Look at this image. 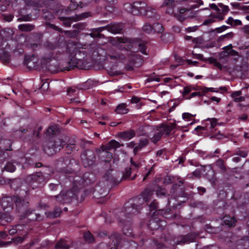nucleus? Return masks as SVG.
Here are the masks:
<instances>
[{
    "label": "nucleus",
    "instance_id": "f257e3e1",
    "mask_svg": "<svg viewBox=\"0 0 249 249\" xmlns=\"http://www.w3.org/2000/svg\"><path fill=\"white\" fill-rule=\"evenodd\" d=\"M45 53L42 59L47 62L52 60H58L65 54H69L68 66L64 67L63 71H70L81 66L82 60L86 57L88 52L85 47L79 44L68 45L64 38L60 36L47 40L44 43Z\"/></svg>",
    "mask_w": 249,
    "mask_h": 249
},
{
    "label": "nucleus",
    "instance_id": "f03ea898",
    "mask_svg": "<svg viewBox=\"0 0 249 249\" xmlns=\"http://www.w3.org/2000/svg\"><path fill=\"white\" fill-rule=\"evenodd\" d=\"M128 39L125 38L119 37L118 41L121 43H124L123 45L120 46V49L122 50H124L125 55L128 56L129 63L125 65V68L127 71H133L134 69V66H137V57L135 53L134 50H133V47L132 44H126L128 42Z\"/></svg>",
    "mask_w": 249,
    "mask_h": 249
},
{
    "label": "nucleus",
    "instance_id": "7ed1b4c3",
    "mask_svg": "<svg viewBox=\"0 0 249 249\" xmlns=\"http://www.w3.org/2000/svg\"><path fill=\"white\" fill-rule=\"evenodd\" d=\"M73 181V187L72 190L62 191L60 193L55 196L57 201L62 203H70L73 199L76 198L78 191L81 188V178H77Z\"/></svg>",
    "mask_w": 249,
    "mask_h": 249
},
{
    "label": "nucleus",
    "instance_id": "20e7f679",
    "mask_svg": "<svg viewBox=\"0 0 249 249\" xmlns=\"http://www.w3.org/2000/svg\"><path fill=\"white\" fill-rule=\"evenodd\" d=\"M105 29H107L109 32L115 34L120 33L122 30V28L120 24L114 23L107 25L105 27L93 28L90 30L91 32L90 33H87L86 36H89L93 38H102L104 35L101 33Z\"/></svg>",
    "mask_w": 249,
    "mask_h": 249
},
{
    "label": "nucleus",
    "instance_id": "39448f33",
    "mask_svg": "<svg viewBox=\"0 0 249 249\" xmlns=\"http://www.w3.org/2000/svg\"><path fill=\"white\" fill-rule=\"evenodd\" d=\"M143 203V200L141 198H136L133 202L129 201L124 204V213L127 217L139 213L141 209V205Z\"/></svg>",
    "mask_w": 249,
    "mask_h": 249
},
{
    "label": "nucleus",
    "instance_id": "423d86ee",
    "mask_svg": "<svg viewBox=\"0 0 249 249\" xmlns=\"http://www.w3.org/2000/svg\"><path fill=\"white\" fill-rule=\"evenodd\" d=\"M176 124H172L170 125L161 124L156 126L157 132L155 133L153 137L151 138L152 142L156 143L159 142L164 134L167 136L170 134L171 131L175 128Z\"/></svg>",
    "mask_w": 249,
    "mask_h": 249
},
{
    "label": "nucleus",
    "instance_id": "0eeeda50",
    "mask_svg": "<svg viewBox=\"0 0 249 249\" xmlns=\"http://www.w3.org/2000/svg\"><path fill=\"white\" fill-rule=\"evenodd\" d=\"M81 159L85 167L93 165L96 160L95 152L89 149L84 151L81 154Z\"/></svg>",
    "mask_w": 249,
    "mask_h": 249
},
{
    "label": "nucleus",
    "instance_id": "6e6552de",
    "mask_svg": "<svg viewBox=\"0 0 249 249\" xmlns=\"http://www.w3.org/2000/svg\"><path fill=\"white\" fill-rule=\"evenodd\" d=\"M128 5V8L130 9L129 12L135 16L141 15L143 11L147 7V4L144 1H136L133 3L126 4Z\"/></svg>",
    "mask_w": 249,
    "mask_h": 249
},
{
    "label": "nucleus",
    "instance_id": "1a4fd4ad",
    "mask_svg": "<svg viewBox=\"0 0 249 249\" xmlns=\"http://www.w3.org/2000/svg\"><path fill=\"white\" fill-rule=\"evenodd\" d=\"M61 139H58L54 142L50 141L44 146V152L48 155H52L61 148Z\"/></svg>",
    "mask_w": 249,
    "mask_h": 249
},
{
    "label": "nucleus",
    "instance_id": "9d476101",
    "mask_svg": "<svg viewBox=\"0 0 249 249\" xmlns=\"http://www.w3.org/2000/svg\"><path fill=\"white\" fill-rule=\"evenodd\" d=\"M118 175V173L117 171L111 169L106 172L103 178L109 183L118 184L120 182Z\"/></svg>",
    "mask_w": 249,
    "mask_h": 249
},
{
    "label": "nucleus",
    "instance_id": "9b49d317",
    "mask_svg": "<svg viewBox=\"0 0 249 249\" xmlns=\"http://www.w3.org/2000/svg\"><path fill=\"white\" fill-rule=\"evenodd\" d=\"M83 0H71V3L67 8H62L61 13L69 15L70 12L75 10L77 7H83Z\"/></svg>",
    "mask_w": 249,
    "mask_h": 249
},
{
    "label": "nucleus",
    "instance_id": "f8f14e48",
    "mask_svg": "<svg viewBox=\"0 0 249 249\" xmlns=\"http://www.w3.org/2000/svg\"><path fill=\"white\" fill-rule=\"evenodd\" d=\"M22 133L20 135V137L25 141H30L33 137L35 135L36 130L32 129L31 127L28 128H20L18 130Z\"/></svg>",
    "mask_w": 249,
    "mask_h": 249
},
{
    "label": "nucleus",
    "instance_id": "ddd939ff",
    "mask_svg": "<svg viewBox=\"0 0 249 249\" xmlns=\"http://www.w3.org/2000/svg\"><path fill=\"white\" fill-rule=\"evenodd\" d=\"M196 235L193 233H189L185 235H180L178 237L175 241L177 245L189 244L194 241Z\"/></svg>",
    "mask_w": 249,
    "mask_h": 249
},
{
    "label": "nucleus",
    "instance_id": "4468645a",
    "mask_svg": "<svg viewBox=\"0 0 249 249\" xmlns=\"http://www.w3.org/2000/svg\"><path fill=\"white\" fill-rule=\"evenodd\" d=\"M15 200H16V196H5L3 197L1 200H0V202L1 203V206L4 209L8 208H10L12 209V207L13 205V203L15 202ZM2 214L0 213V218H4Z\"/></svg>",
    "mask_w": 249,
    "mask_h": 249
},
{
    "label": "nucleus",
    "instance_id": "2eb2a0df",
    "mask_svg": "<svg viewBox=\"0 0 249 249\" xmlns=\"http://www.w3.org/2000/svg\"><path fill=\"white\" fill-rule=\"evenodd\" d=\"M40 36L37 34L33 35L30 36V39L36 38V39L34 41L28 40L26 42V46L30 49L35 50L40 45Z\"/></svg>",
    "mask_w": 249,
    "mask_h": 249
},
{
    "label": "nucleus",
    "instance_id": "dca6fc26",
    "mask_svg": "<svg viewBox=\"0 0 249 249\" xmlns=\"http://www.w3.org/2000/svg\"><path fill=\"white\" fill-rule=\"evenodd\" d=\"M202 170L203 171V172L206 171V173L204 174L206 178H207L211 182L214 181L215 173L211 165L203 166Z\"/></svg>",
    "mask_w": 249,
    "mask_h": 249
},
{
    "label": "nucleus",
    "instance_id": "f3484780",
    "mask_svg": "<svg viewBox=\"0 0 249 249\" xmlns=\"http://www.w3.org/2000/svg\"><path fill=\"white\" fill-rule=\"evenodd\" d=\"M27 179L30 182H37L38 183H42L44 180V177L41 172H36L28 176Z\"/></svg>",
    "mask_w": 249,
    "mask_h": 249
},
{
    "label": "nucleus",
    "instance_id": "a211bd4d",
    "mask_svg": "<svg viewBox=\"0 0 249 249\" xmlns=\"http://www.w3.org/2000/svg\"><path fill=\"white\" fill-rule=\"evenodd\" d=\"M14 203H15L19 213H21L27 209L29 204L28 201H26L24 199L18 198L17 196H16V200H15Z\"/></svg>",
    "mask_w": 249,
    "mask_h": 249
},
{
    "label": "nucleus",
    "instance_id": "6ab92c4d",
    "mask_svg": "<svg viewBox=\"0 0 249 249\" xmlns=\"http://www.w3.org/2000/svg\"><path fill=\"white\" fill-rule=\"evenodd\" d=\"M132 173V170L130 167H126L125 171L122 173V178L120 179V181L122 180H133L137 177V175L135 174L132 177L130 178V175Z\"/></svg>",
    "mask_w": 249,
    "mask_h": 249
},
{
    "label": "nucleus",
    "instance_id": "aec40b11",
    "mask_svg": "<svg viewBox=\"0 0 249 249\" xmlns=\"http://www.w3.org/2000/svg\"><path fill=\"white\" fill-rule=\"evenodd\" d=\"M22 213V216L27 217L30 220H37V218L40 216L39 214L34 213L30 209H26L21 212Z\"/></svg>",
    "mask_w": 249,
    "mask_h": 249
},
{
    "label": "nucleus",
    "instance_id": "412c9836",
    "mask_svg": "<svg viewBox=\"0 0 249 249\" xmlns=\"http://www.w3.org/2000/svg\"><path fill=\"white\" fill-rule=\"evenodd\" d=\"M109 239L112 240L111 244L114 246L119 247L122 241L121 234L117 233H113L108 236Z\"/></svg>",
    "mask_w": 249,
    "mask_h": 249
},
{
    "label": "nucleus",
    "instance_id": "4be33fe9",
    "mask_svg": "<svg viewBox=\"0 0 249 249\" xmlns=\"http://www.w3.org/2000/svg\"><path fill=\"white\" fill-rule=\"evenodd\" d=\"M120 146V144L119 142L115 140H112L109 142L106 145H102L101 147V149L104 150H110L112 149H116Z\"/></svg>",
    "mask_w": 249,
    "mask_h": 249
},
{
    "label": "nucleus",
    "instance_id": "5701e85b",
    "mask_svg": "<svg viewBox=\"0 0 249 249\" xmlns=\"http://www.w3.org/2000/svg\"><path fill=\"white\" fill-rule=\"evenodd\" d=\"M163 6L167 7L166 12L168 14H171L174 12V8L175 5V0H165Z\"/></svg>",
    "mask_w": 249,
    "mask_h": 249
},
{
    "label": "nucleus",
    "instance_id": "b1692460",
    "mask_svg": "<svg viewBox=\"0 0 249 249\" xmlns=\"http://www.w3.org/2000/svg\"><path fill=\"white\" fill-rule=\"evenodd\" d=\"M242 91L237 90L233 92L231 94V97L233 101L236 103H240L245 100V97L241 96Z\"/></svg>",
    "mask_w": 249,
    "mask_h": 249
},
{
    "label": "nucleus",
    "instance_id": "393cba45",
    "mask_svg": "<svg viewBox=\"0 0 249 249\" xmlns=\"http://www.w3.org/2000/svg\"><path fill=\"white\" fill-rule=\"evenodd\" d=\"M62 213L61 208L56 207L53 212H45L47 217L50 218H56L60 216Z\"/></svg>",
    "mask_w": 249,
    "mask_h": 249
},
{
    "label": "nucleus",
    "instance_id": "a878e982",
    "mask_svg": "<svg viewBox=\"0 0 249 249\" xmlns=\"http://www.w3.org/2000/svg\"><path fill=\"white\" fill-rule=\"evenodd\" d=\"M59 18L63 22L64 25L68 27H71L72 22L76 21L74 16L71 17H60Z\"/></svg>",
    "mask_w": 249,
    "mask_h": 249
},
{
    "label": "nucleus",
    "instance_id": "bb28decb",
    "mask_svg": "<svg viewBox=\"0 0 249 249\" xmlns=\"http://www.w3.org/2000/svg\"><path fill=\"white\" fill-rule=\"evenodd\" d=\"M153 195V191L150 189H146L142 193V196L143 198L141 199L143 200V202L145 201L146 202H149L152 198V196Z\"/></svg>",
    "mask_w": 249,
    "mask_h": 249
},
{
    "label": "nucleus",
    "instance_id": "cd10ccee",
    "mask_svg": "<svg viewBox=\"0 0 249 249\" xmlns=\"http://www.w3.org/2000/svg\"><path fill=\"white\" fill-rule=\"evenodd\" d=\"M10 58L11 55L9 53L3 49L1 53L0 54V60L3 63H9Z\"/></svg>",
    "mask_w": 249,
    "mask_h": 249
},
{
    "label": "nucleus",
    "instance_id": "c85d7f7f",
    "mask_svg": "<svg viewBox=\"0 0 249 249\" xmlns=\"http://www.w3.org/2000/svg\"><path fill=\"white\" fill-rule=\"evenodd\" d=\"M7 143L9 144V148H6L4 149H0V162L2 163L4 162L5 160L8 157V153H6L5 151H11L12 149L10 148L11 146V142L10 141H6Z\"/></svg>",
    "mask_w": 249,
    "mask_h": 249
},
{
    "label": "nucleus",
    "instance_id": "c756f323",
    "mask_svg": "<svg viewBox=\"0 0 249 249\" xmlns=\"http://www.w3.org/2000/svg\"><path fill=\"white\" fill-rule=\"evenodd\" d=\"M70 103L73 106L71 107V109H84V108L80 107L82 106L83 103L81 101L79 100L78 98H73L70 99Z\"/></svg>",
    "mask_w": 249,
    "mask_h": 249
},
{
    "label": "nucleus",
    "instance_id": "7c9ffc66",
    "mask_svg": "<svg viewBox=\"0 0 249 249\" xmlns=\"http://www.w3.org/2000/svg\"><path fill=\"white\" fill-rule=\"evenodd\" d=\"M46 133L49 135H55L58 134L60 133L59 127L56 124L51 125L47 129Z\"/></svg>",
    "mask_w": 249,
    "mask_h": 249
},
{
    "label": "nucleus",
    "instance_id": "2f4dec72",
    "mask_svg": "<svg viewBox=\"0 0 249 249\" xmlns=\"http://www.w3.org/2000/svg\"><path fill=\"white\" fill-rule=\"evenodd\" d=\"M71 247L66 240L60 239L55 245V249H69Z\"/></svg>",
    "mask_w": 249,
    "mask_h": 249
},
{
    "label": "nucleus",
    "instance_id": "473e14b6",
    "mask_svg": "<svg viewBox=\"0 0 249 249\" xmlns=\"http://www.w3.org/2000/svg\"><path fill=\"white\" fill-rule=\"evenodd\" d=\"M135 132L133 130L130 129L128 131H124L120 133V137L125 140H130L135 137Z\"/></svg>",
    "mask_w": 249,
    "mask_h": 249
},
{
    "label": "nucleus",
    "instance_id": "72a5a7b5",
    "mask_svg": "<svg viewBox=\"0 0 249 249\" xmlns=\"http://www.w3.org/2000/svg\"><path fill=\"white\" fill-rule=\"evenodd\" d=\"M143 12L141 15L145 16L148 18L154 17L156 14L155 10L150 7H147Z\"/></svg>",
    "mask_w": 249,
    "mask_h": 249
},
{
    "label": "nucleus",
    "instance_id": "f704fd0d",
    "mask_svg": "<svg viewBox=\"0 0 249 249\" xmlns=\"http://www.w3.org/2000/svg\"><path fill=\"white\" fill-rule=\"evenodd\" d=\"M101 150L102 151L100 152L101 156L103 157H105V159H104V160L106 162H109L113 157L112 153L108 152V150L101 149Z\"/></svg>",
    "mask_w": 249,
    "mask_h": 249
},
{
    "label": "nucleus",
    "instance_id": "c9c22d12",
    "mask_svg": "<svg viewBox=\"0 0 249 249\" xmlns=\"http://www.w3.org/2000/svg\"><path fill=\"white\" fill-rule=\"evenodd\" d=\"M223 221L225 224L228 225L230 227H234L237 221L234 217H231L230 216H225L223 217Z\"/></svg>",
    "mask_w": 249,
    "mask_h": 249
},
{
    "label": "nucleus",
    "instance_id": "e433bc0d",
    "mask_svg": "<svg viewBox=\"0 0 249 249\" xmlns=\"http://www.w3.org/2000/svg\"><path fill=\"white\" fill-rule=\"evenodd\" d=\"M42 17L46 20H50L54 18L53 14L47 9H44L42 10Z\"/></svg>",
    "mask_w": 249,
    "mask_h": 249
},
{
    "label": "nucleus",
    "instance_id": "4c0bfd02",
    "mask_svg": "<svg viewBox=\"0 0 249 249\" xmlns=\"http://www.w3.org/2000/svg\"><path fill=\"white\" fill-rule=\"evenodd\" d=\"M215 165L219 169V171L222 173L227 170V167L225 165L224 161L222 159H218L215 161Z\"/></svg>",
    "mask_w": 249,
    "mask_h": 249
},
{
    "label": "nucleus",
    "instance_id": "58836bf2",
    "mask_svg": "<svg viewBox=\"0 0 249 249\" xmlns=\"http://www.w3.org/2000/svg\"><path fill=\"white\" fill-rule=\"evenodd\" d=\"M152 34L153 33H161L164 28L162 25L159 23H154L152 25Z\"/></svg>",
    "mask_w": 249,
    "mask_h": 249
},
{
    "label": "nucleus",
    "instance_id": "ea45409f",
    "mask_svg": "<svg viewBox=\"0 0 249 249\" xmlns=\"http://www.w3.org/2000/svg\"><path fill=\"white\" fill-rule=\"evenodd\" d=\"M73 150H76L77 151L78 148H77L74 141L70 142L66 146L65 150L68 154H70Z\"/></svg>",
    "mask_w": 249,
    "mask_h": 249
},
{
    "label": "nucleus",
    "instance_id": "a19ab883",
    "mask_svg": "<svg viewBox=\"0 0 249 249\" xmlns=\"http://www.w3.org/2000/svg\"><path fill=\"white\" fill-rule=\"evenodd\" d=\"M18 27L22 31L28 32L32 31L34 28V26L30 24H21Z\"/></svg>",
    "mask_w": 249,
    "mask_h": 249
},
{
    "label": "nucleus",
    "instance_id": "79ce46f5",
    "mask_svg": "<svg viewBox=\"0 0 249 249\" xmlns=\"http://www.w3.org/2000/svg\"><path fill=\"white\" fill-rule=\"evenodd\" d=\"M91 16V13L89 12H86L80 14H76L74 16L76 21H79L80 20L84 19L90 17Z\"/></svg>",
    "mask_w": 249,
    "mask_h": 249
},
{
    "label": "nucleus",
    "instance_id": "37998d69",
    "mask_svg": "<svg viewBox=\"0 0 249 249\" xmlns=\"http://www.w3.org/2000/svg\"><path fill=\"white\" fill-rule=\"evenodd\" d=\"M0 18L5 21L11 22L13 19L14 15L12 14L1 13Z\"/></svg>",
    "mask_w": 249,
    "mask_h": 249
},
{
    "label": "nucleus",
    "instance_id": "c03bdc74",
    "mask_svg": "<svg viewBox=\"0 0 249 249\" xmlns=\"http://www.w3.org/2000/svg\"><path fill=\"white\" fill-rule=\"evenodd\" d=\"M83 237H84L85 241H86L87 242L89 243H92L94 241V238L93 236L89 231L86 232L84 234Z\"/></svg>",
    "mask_w": 249,
    "mask_h": 249
},
{
    "label": "nucleus",
    "instance_id": "a18cd8bd",
    "mask_svg": "<svg viewBox=\"0 0 249 249\" xmlns=\"http://www.w3.org/2000/svg\"><path fill=\"white\" fill-rule=\"evenodd\" d=\"M15 179H9L4 177L0 178V184L5 185L9 184L11 188H12V182H13Z\"/></svg>",
    "mask_w": 249,
    "mask_h": 249
},
{
    "label": "nucleus",
    "instance_id": "49530a36",
    "mask_svg": "<svg viewBox=\"0 0 249 249\" xmlns=\"http://www.w3.org/2000/svg\"><path fill=\"white\" fill-rule=\"evenodd\" d=\"M186 11H189L186 8H182L179 9V19L180 21H183L187 17L185 14Z\"/></svg>",
    "mask_w": 249,
    "mask_h": 249
},
{
    "label": "nucleus",
    "instance_id": "de8ad7c7",
    "mask_svg": "<svg viewBox=\"0 0 249 249\" xmlns=\"http://www.w3.org/2000/svg\"><path fill=\"white\" fill-rule=\"evenodd\" d=\"M4 169L8 172H13L16 170V167L12 163L9 162L6 163Z\"/></svg>",
    "mask_w": 249,
    "mask_h": 249
},
{
    "label": "nucleus",
    "instance_id": "09e8293b",
    "mask_svg": "<svg viewBox=\"0 0 249 249\" xmlns=\"http://www.w3.org/2000/svg\"><path fill=\"white\" fill-rule=\"evenodd\" d=\"M142 30L143 32L147 34H152V26L149 23H145L142 26Z\"/></svg>",
    "mask_w": 249,
    "mask_h": 249
},
{
    "label": "nucleus",
    "instance_id": "8fccbe9b",
    "mask_svg": "<svg viewBox=\"0 0 249 249\" xmlns=\"http://www.w3.org/2000/svg\"><path fill=\"white\" fill-rule=\"evenodd\" d=\"M109 57L111 59H120L124 60L126 59V55L124 54H116L115 55H110Z\"/></svg>",
    "mask_w": 249,
    "mask_h": 249
},
{
    "label": "nucleus",
    "instance_id": "3c124183",
    "mask_svg": "<svg viewBox=\"0 0 249 249\" xmlns=\"http://www.w3.org/2000/svg\"><path fill=\"white\" fill-rule=\"evenodd\" d=\"M45 26L47 28L52 29L55 31H57L59 32H62V30L58 26H55L54 24H52L50 22H46Z\"/></svg>",
    "mask_w": 249,
    "mask_h": 249
},
{
    "label": "nucleus",
    "instance_id": "603ef678",
    "mask_svg": "<svg viewBox=\"0 0 249 249\" xmlns=\"http://www.w3.org/2000/svg\"><path fill=\"white\" fill-rule=\"evenodd\" d=\"M87 26V24L85 22H79L73 25V28L78 29V30H81L84 29Z\"/></svg>",
    "mask_w": 249,
    "mask_h": 249
},
{
    "label": "nucleus",
    "instance_id": "864d4df0",
    "mask_svg": "<svg viewBox=\"0 0 249 249\" xmlns=\"http://www.w3.org/2000/svg\"><path fill=\"white\" fill-rule=\"evenodd\" d=\"M139 50L143 54H147V46L143 43H141L138 45Z\"/></svg>",
    "mask_w": 249,
    "mask_h": 249
},
{
    "label": "nucleus",
    "instance_id": "5fc2aeb1",
    "mask_svg": "<svg viewBox=\"0 0 249 249\" xmlns=\"http://www.w3.org/2000/svg\"><path fill=\"white\" fill-rule=\"evenodd\" d=\"M70 164V160L69 158L66 157L65 158H63L62 160H60L58 162V164H60L61 166H63L64 165H68Z\"/></svg>",
    "mask_w": 249,
    "mask_h": 249
},
{
    "label": "nucleus",
    "instance_id": "6e6d98bb",
    "mask_svg": "<svg viewBox=\"0 0 249 249\" xmlns=\"http://www.w3.org/2000/svg\"><path fill=\"white\" fill-rule=\"evenodd\" d=\"M34 18L32 17V14H29L26 16H22L18 18L19 21H30Z\"/></svg>",
    "mask_w": 249,
    "mask_h": 249
},
{
    "label": "nucleus",
    "instance_id": "4d7b16f0",
    "mask_svg": "<svg viewBox=\"0 0 249 249\" xmlns=\"http://www.w3.org/2000/svg\"><path fill=\"white\" fill-rule=\"evenodd\" d=\"M228 28V27L226 25H222L220 27L216 28L215 29L213 30L212 32H216L218 33H222V32L225 31Z\"/></svg>",
    "mask_w": 249,
    "mask_h": 249
},
{
    "label": "nucleus",
    "instance_id": "13d9d810",
    "mask_svg": "<svg viewBox=\"0 0 249 249\" xmlns=\"http://www.w3.org/2000/svg\"><path fill=\"white\" fill-rule=\"evenodd\" d=\"M148 144V140L147 139H142L140 140L138 144L140 148H143Z\"/></svg>",
    "mask_w": 249,
    "mask_h": 249
},
{
    "label": "nucleus",
    "instance_id": "bf43d9fd",
    "mask_svg": "<svg viewBox=\"0 0 249 249\" xmlns=\"http://www.w3.org/2000/svg\"><path fill=\"white\" fill-rule=\"evenodd\" d=\"M217 14H211L210 17H212L213 18H215L218 19L219 20H222L224 19V16L222 14V13L219 12H217Z\"/></svg>",
    "mask_w": 249,
    "mask_h": 249
},
{
    "label": "nucleus",
    "instance_id": "052dcab7",
    "mask_svg": "<svg viewBox=\"0 0 249 249\" xmlns=\"http://www.w3.org/2000/svg\"><path fill=\"white\" fill-rule=\"evenodd\" d=\"M149 228L152 230L158 229L160 226L156 224V221L154 220H151L149 223Z\"/></svg>",
    "mask_w": 249,
    "mask_h": 249
},
{
    "label": "nucleus",
    "instance_id": "680f3d73",
    "mask_svg": "<svg viewBox=\"0 0 249 249\" xmlns=\"http://www.w3.org/2000/svg\"><path fill=\"white\" fill-rule=\"evenodd\" d=\"M158 202L155 199L153 200V201L149 205L150 210L151 211L157 210L158 208Z\"/></svg>",
    "mask_w": 249,
    "mask_h": 249
},
{
    "label": "nucleus",
    "instance_id": "e2e57ef3",
    "mask_svg": "<svg viewBox=\"0 0 249 249\" xmlns=\"http://www.w3.org/2000/svg\"><path fill=\"white\" fill-rule=\"evenodd\" d=\"M192 89L190 87L186 86L184 88L183 91H182V96L185 97L188 95L191 91Z\"/></svg>",
    "mask_w": 249,
    "mask_h": 249
},
{
    "label": "nucleus",
    "instance_id": "0e129e2a",
    "mask_svg": "<svg viewBox=\"0 0 249 249\" xmlns=\"http://www.w3.org/2000/svg\"><path fill=\"white\" fill-rule=\"evenodd\" d=\"M157 195L158 196L165 195V192L164 190L160 187L158 186L156 190Z\"/></svg>",
    "mask_w": 249,
    "mask_h": 249
},
{
    "label": "nucleus",
    "instance_id": "69168bd1",
    "mask_svg": "<svg viewBox=\"0 0 249 249\" xmlns=\"http://www.w3.org/2000/svg\"><path fill=\"white\" fill-rule=\"evenodd\" d=\"M209 91L211 92H218V90L216 89L213 88H206L205 87L203 89V92L204 93H206Z\"/></svg>",
    "mask_w": 249,
    "mask_h": 249
},
{
    "label": "nucleus",
    "instance_id": "338daca9",
    "mask_svg": "<svg viewBox=\"0 0 249 249\" xmlns=\"http://www.w3.org/2000/svg\"><path fill=\"white\" fill-rule=\"evenodd\" d=\"M77 92H78V90L75 88H69L67 89V93L69 95L76 94L77 93L75 94V93Z\"/></svg>",
    "mask_w": 249,
    "mask_h": 249
},
{
    "label": "nucleus",
    "instance_id": "774afa93",
    "mask_svg": "<svg viewBox=\"0 0 249 249\" xmlns=\"http://www.w3.org/2000/svg\"><path fill=\"white\" fill-rule=\"evenodd\" d=\"M193 55L195 58L201 61H206V60L204 58L203 55L202 54H197L193 53Z\"/></svg>",
    "mask_w": 249,
    "mask_h": 249
}]
</instances>
